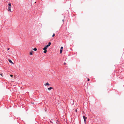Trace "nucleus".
<instances>
[{"mask_svg": "<svg viewBox=\"0 0 124 124\" xmlns=\"http://www.w3.org/2000/svg\"><path fill=\"white\" fill-rule=\"evenodd\" d=\"M8 11H9L11 12V3L10 2L8 4Z\"/></svg>", "mask_w": 124, "mask_h": 124, "instance_id": "1", "label": "nucleus"}, {"mask_svg": "<svg viewBox=\"0 0 124 124\" xmlns=\"http://www.w3.org/2000/svg\"><path fill=\"white\" fill-rule=\"evenodd\" d=\"M63 48V47L62 46L61 47V49L60 50V53L61 54L62 53V49Z\"/></svg>", "mask_w": 124, "mask_h": 124, "instance_id": "2", "label": "nucleus"}, {"mask_svg": "<svg viewBox=\"0 0 124 124\" xmlns=\"http://www.w3.org/2000/svg\"><path fill=\"white\" fill-rule=\"evenodd\" d=\"M51 42H49V43H48V44L46 46V47H48L50 46L51 45Z\"/></svg>", "mask_w": 124, "mask_h": 124, "instance_id": "3", "label": "nucleus"}, {"mask_svg": "<svg viewBox=\"0 0 124 124\" xmlns=\"http://www.w3.org/2000/svg\"><path fill=\"white\" fill-rule=\"evenodd\" d=\"M3 77V74L1 73H0V78H1Z\"/></svg>", "mask_w": 124, "mask_h": 124, "instance_id": "4", "label": "nucleus"}, {"mask_svg": "<svg viewBox=\"0 0 124 124\" xmlns=\"http://www.w3.org/2000/svg\"><path fill=\"white\" fill-rule=\"evenodd\" d=\"M44 85L45 86H46L47 85H50L49 84V83H48V82H47L46 84H45Z\"/></svg>", "mask_w": 124, "mask_h": 124, "instance_id": "5", "label": "nucleus"}, {"mask_svg": "<svg viewBox=\"0 0 124 124\" xmlns=\"http://www.w3.org/2000/svg\"><path fill=\"white\" fill-rule=\"evenodd\" d=\"M11 63L13 64V63L12 62V61L10 59H9L8 60Z\"/></svg>", "mask_w": 124, "mask_h": 124, "instance_id": "6", "label": "nucleus"}, {"mask_svg": "<svg viewBox=\"0 0 124 124\" xmlns=\"http://www.w3.org/2000/svg\"><path fill=\"white\" fill-rule=\"evenodd\" d=\"M47 48V47H46V46L45 47H44L43 48V49L44 50H46V49Z\"/></svg>", "mask_w": 124, "mask_h": 124, "instance_id": "7", "label": "nucleus"}, {"mask_svg": "<svg viewBox=\"0 0 124 124\" xmlns=\"http://www.w3.org/2000/svg\"><path fill=\"white\" fill-rule=\"evenodd\" d=\"M53 89V88L52 87H50L49 88H48V89L49 90H50L51 89Z\"/></svg>", "mask_w": 124, "mask_h": 124, "instance_id": "8", "label": "nucleus"}, {"mask_svg": "<svg viewBox=\"0 0 124 124\" xmlns=\"http://www.w3.org/2000/svg\"><path fill=\"white\" fill-rule=\"evenodd\" d=\"M33 50H34L35 51H36L37 50V49L36 48H35Z\"/></svg>", "mask_w": 124, "mask_h": 124, "instance_id": "9", "label": "nucleus"}, {"mask_svg": "<svg viewBox=\"0 0 124 124\" xmlns=\"http://www.w3.org/2000/svg\"><path fill=\"white\" fill-rule=\"evenodd\" d=\"M46 52H47L46 50H44V52L45 53H46Z\"/></svg>", "mask_w": 124, "mask_h": 124, "instance_id": "10", "label": "nucleus"}, {"mask_svg": "<svg viewBox=\"0 0 124 124\" xmlns=\"http://www.w3.org/2000/svg\"><path fill=\"white\" fill-rule=\"evenodd\" d=\"M30 54L31 55H32V52H31L30 53Z\"/></svg>", "mask_w": 124, "mask_h": 124, "instance_id": "11", "label": "nucleus"}, {"mask_svg": "<svg viewBox=\"0 0 124 124\" xmlns=\"http://www.w3.org/2000/svg\"><path fill=\"white\" fill-rule=\"evenodd\" d=\"M83 118H84H84L85 119H86L87 118V117H85V116H83Z\"/></svg>", "mask_w": 124, "mask_h": 124, "instance_id": "12", "label": "nucleus"}, {"mask_svg": "<svg viewBox=\"0 0 124 124\" xmlns=\"http://www.w3.org/2000/svg\"><path fill=\"white\" fill-rule=\"evenodd\" d=\"M55 35V34H54H54H53V35H52V37H54V36Z\"/></svg>", "mask_w": 124, "mask_h": 124, "instance_id": "13", "label": "nucleus"}, {"mask_svg": "<svg viewBox=\"0 0 124 124\" xmlns=\"http://www.w3.org/2000/svg\"><path fill=\"white\" fill-rule=\"evenodd\" d=\"M86 78L87 79V81H89L90 80V79L89 78Z\"/></svg>", "mask_w": 124, "mask_h": 124, "instance_id": "14", "label": "nucleus"}, {"mask_svg": "<svg viewBox=\"0 0 124 124\" xmlns=\"http://www.w3.org/2000/svg\"><path fill=\"white\" fill-rule=\"evenodd\" d=\"M85 119H85V118L84 119V121H85H85H86Z\"/></svg>", "mask_w": 124, "mask_h": 124, "instance_id": "15", "label": "nucleus"}, {"mask_svg": "<svg viewBox=\"0 0 124 124\" xmlns=\"http://www.w3.org/2000/svg\"><path fill=\"white\" fill-rule=\"evenodd\" d=\"M10 76L11 77H12L13 76V75H10Z\"/></svg>", "mask_w": 124, "mask_h": 124, "instance_id": "16", "label": "nucleus"}, {"mask_svg": "<svg viewBox=\"0 0 124 124\" xmlns=\"http://www.w3.org/2000/svg\"><path fill=\"white\" fill-rule=\"evenodd\" d=\"M62 21L63 22H64V19H63Z\"/></svg>", "mask_w": 124, "mask_h": 124, "instance_id": "17", "label": "nucleus"}, {"mask_svg": "<svg viewBox=\"0 0 124 124\" xmlns=\"http://www.w3.org/2000/svg\"><path fill=\"white\" fill-rule=\"evenodd\" d=\"M77 109L75 110V111H76V112H77Z\"/></svg>", "mask_w": 124, "mask_h": 124, "instance_id": "18", "label": "nucleus"}, {"mask_svg": "<svg viewBox=\"0 0 124 124\" xmlns=\"http://www.w3.org/2000/svg\"><path fill=\"white\" fill-rule=\"evenodd\" d=\"M7 50H9V49H10V48H7Z\"/></svg>", "mask_w": 124, "mask_h": 124, "instance_id": "19", "label": "nucleus"}, {"mask_svg": "<svg viewBox=\"0 0 124 124\" xmlns=\"http://www.w3.org/2000/svg\"><path fill=\"white\" fill-rule=\"evenodd\" d=\"M64 64H66V63H64Z\"/></svg>", "mask_w": 124, "mask_h": 124, "instance_id": "20", "label": "nucleus"}, {"mask_svg": "<svg viewBox=\"0 0 124 124\" xmlns=\"http://www.w3.org/2000/svg\"><path fill=\"white\" fill-rule=\"evenodd\" d=\"M50 122H51V121H50Z\"/></svg>", "mask_w": 124, "mask_h": 124, "instance_id": "21", "label": "nucleus"}]
</instances>
